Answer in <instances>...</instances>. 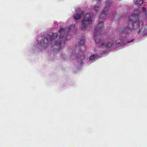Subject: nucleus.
<instances>
[{
  "instance_id": "obj_1",
  "label": "nucleus",
  "mask_w": 147,
  "mask_h": 147,
  "mask_svg": "<svg viewBox=\"0 0 147 147\" xmlns=\"http://www.w3.org/2000/svg\"><path fill=\"white\" fill-rule=\"evenodd\" d=\"M143 26V22L140 20L138 14L134 13L130 16L129 18L127 28L119 27L118 30L121 34H125L127 35L129 34V31L131 30H139L138 34H139L141 32V30Z\"/></svg>"
},
{
  "instance_id": "obj_2",
  "label": "nucleus",
  "mask_w": 147,
  "mask_h": 147,
  "mask_svg": "<svg viewBox=\"0 0 147 147\" xmlns=\"http://www.w3.org/2000/svg\"><path fill=\"white\" fill-rule=\"evenodd\" d=\"M92 17L91 12L88 13L82 20L81 26V29L85 31L87 29L88 26H90L92 23Z\"/></svg>"
},
{
  "instance_id": "obj_3",
  "label": "nucleus",
  "mask_w": 147,
  "mask_h": 147,
  "mask_svg": "<svg viewBox=\"0 0 147 147\" xmlns=\"http://www.w3.org/2000/svg\"><path fill=\"white\" fill-rule=\"evenodd\" d=\"M60 28L61 29L59 31V32L60 33L59 38L60 42L55 41L53 45L54 48L57 50L59 49L60 47H63L65 45V39L63 38L64 35L63 34L64 30L62 29L61 26H60Z\"/></svg>"
},
{
  "instance_id": "obj_4",
  "label": "nucleus",
  "mask_w": 147,
  "mask_h": 147,
  "mask_svg": "<svg viewBox=\"0 0 147 147\" xmlns=\"http://www.w3.org/2000/svg\"><path fill=\"white\" fill-rule=\"evenodd\" d=\"M104 27V24L101 21L98 23L97 27L95 29V31L98 30L97 32H95L94 34L95 41L96 43H98L101 41V39L100 37H99L100 36L101 34L99 32H99V29Z\"/></svg>"
},
{
  "instance_id": "obj_5",
  "label": "nucleus",
  "mask_w": 147,
  "mask_h": 147,
  "mask_svg": "<svg viewBox=\"0 0 147 147\" xmlns=\"http://www.w3.org/2000/svg\"><path fill=\"white\" fill-rule=\"evenodd\" d=\"M108 9L107 7L105 8L103 11L100 13L99 16V19L103 20L106 18L108 16Z\"/></svg>"
},
{
  "instance_id": "obj_6",
  "label": "nucleus",
  "mask_w": 147,
  "mask_h": 147,
  "mask_svg": "<svg viewBox=\"0 0 147 147\" xmlns=\"http://www.w3.org/2000/svg\"><path fill=\"white\" fill-rule=\"evenodd\" d=\"M62 29L64 30V32L63 33V34L64 35L63 38L65 39V40H69L71 39V36L70 35L68 34L70 32L69 29L68 28H66V29Z\"/></svg>"
},
{
  "instance_id": "obj_7",
  "label": "nucleus",
  "mask_w": 147,
  "mask_h": 147,
  "mask_svg": "<svg viewBox=\"0 0 147 147\" xmlns=\"http://www.w3.org/2000/svg\"><path fill=\"white\" fill-rule=\"evenodd\" d=\"M77 58L78 59V61L81 65L83 63L85 59L84 56V55H81L80 54H78V55Z\"/></svg>"
},
{
  "instance_id": "obj_8",
  "label": "nucleus",
  "mask_w": 147,
  "mask_h": 147,
  "mask_svg": "<svg viewBox=\"0 0 147 147\" xmlns=\"http://www.w3.org/2000/svg\"><path fill=\"white\" fill-rule=\"evenodd\" d=\"M58 36V34L57 32L53 33L52 35H50L49 38L51 41L55 38H57Z\"/></svg>"
},
{
  "instance_id": "obj_9",
  "label": "nucleus",
  "mask_w": 147,
  "mask_h": 147,
  "mask_svg": "<svg viewBox=\"0 0 147 147\" xmlns=\"http://www.w3.org/2000/svg\"><path fill=\"white\" fill-rule=\"evenodd\" d=\"M115 43L117 45H122L123 44V40L122 39H118L116 41Z\"/></svg>"
},
{
  "instance_id": "obj_10",
  "label": "nucleus",
  "mask_w": 147,
  "mask_h": 147,
  "mask_svg": "<svg viewBox=\"0 0 147 147\" xmlns=\"http://www.w3.org/2000/svg\"><path fill=\"white\" fill-rule=\"evenodd\" d=\"M86 40L85 39H81L78 42L79 45L80 46H83L86 43Z\"/></svg>"
},
{
  "instance_id": "obj_11",
  "label": "nucleus",
  "mask_w": 147,
  "mask_h": 147,
  "mask_svg": "<svg viewBox=\"0 0 147 147\" xmlns=\"http://www.w3.org/2000/svg\"><path fill=\"white\" fill-rule=\"evenodd\" d=\"M81 15L78 14H76L74 16V19L77 20L80 19L81 18Z\"/></svg>"
},
{
  "instance_id": "obj_12",
  "label": "nucleus",
  "mask_w": 147,
  "mask_h": 147,
  "mask_svg": "<svg viewBox=\"0 0 147 147\" xmlns=\"http://www.w3.org/2000/svg\"><path fill=\"white\" fill-rule=\"evenodd\" d=\"M143 1L142 0L137 1L135 2V3L137 5H141L142 4V3H143Z\"/></svg>"
},
{
  "instance_id": "obj_13",
  "label": "nucleus",
  "mask_w": 147,
  "mask_h": 147,
  "mask_svg": "<svg viewBox=\"0 0 147 147\" xmlns=\"http://www.w3.org/2000/svg\"><path fill=\"white\" fill-rule=\"evenodd\" d=\"M97 56V54L93 55L90 57L89 59L90 60H92L95 58Z\"/></svg>"
},
{
  "instance_id": "obj_14",
  "label": "nucleus",
  "mask_w": 147,
  "mask_h": 147,
  "mask_svg": "<svg viewBox=\"0 0 147 147\" xmlns=\"http://www.w3.org/2000/svg\"><path fill=\"white\" fill-rule=\"evenodd\" d=\"M113 45V43L110 42H109L107 44H106V48H110Z\"/></svg>"
},
{
  "instance_id": "obj_15",
  "label": "nucleus",
  "mask_w": 147,
  "mask_h": 147,
  "mask_svg": "<svg viewBox=\"0 0 147 147\" xmlns=\"http://www.w3.org/2000/svg\"><path fill=\"white\" fill-rule=\"evenodd\" d=\"M105 4L107 6H109L111 4L113 3V2L112 1H107L105 2Z\"/></svg>"
},
{
  "instance_id": "obj_16",
  "label": "nucleus",
  "mask_w": 147,
  "mask_h": 147,
  "mask_svg": "<svg viewBox=\"0 0 147 147\" xmlns=\"http://www.w3.org/2000/svg\"><path fill=\"white\" fill-rule=\"evenodd\" d=\"M99 48H104V47H106V44L104 43H102L99 46Z\"/></svg>"
},
{
  "instance_id": "obj_17",
  "label": "nucleus",
  "mask_w": 147,
  "mask_h": 147,
  "mask_svg": "<svg viewBox=\"0 0 147 147\" xmlns=\"http://www.w3.org/2000/svg\"><path fill=\"white\" fill-rule=\"evenodd\" d=\"M44 40L46 42V44H49V39L48 38H45L44 39Z\"/></svg>"
},
{
  "instance_id": "obj_18",
  "label": "nucleus",
  "mask_w": 147,
  "mask_h": 147,
  "mask_svg": "<svg viewBox=\"0 0 147 147\" xmlns=\"http://www.w3.org/2000/svg\"><path fill=\"white\" fill-rule=\"evenodd\" d=\"M98 4H97L96 5H95V7H94V9H95L96 10H98Z\"/></svg>"
},
{
  "instance_id": "obj_19",
  "label": "nucleus",
  "mask_w": 147,
  "mask_h": 147,
  "mask_svg": "<svg viewBox=\"0 0 147 147\" xmlns=\"http://www.w3.org/2000/svg\"><path fill=\"white\" fill-rule=\"evenodd\" d=\"M142 11L143 12H145L146 11V8L145 7H143L142 8Z\"/></svg>"
},
{
  "instance_id": "obj_20",
  "label": "nucleus",
  "mask_w": 147,
  "mask_h": 147,
  "mask_svg": "<svg viewBox=\"0 0 147 147\" xmlns=\"http://www.w3.org/2000/svg\"><path fill=\"white\" fill-rule=\"evenodd\" d=\"M133 41V40H131V41H130L128 42H127L128 43H129V42H132Z\"/></svg>"
},
{
  "instance_id": "obj_21",
  "label": "nucleus",
  "mask_w": 147,
  "mask_h": 147,
  "mask_svg": "<svg viewBox=\"0 0 147 147\" xmlns=\"http://www.w3.org/2000/svg\"><path fill=\"white\" fill-rule=\"evenodd\" d=\"M144 31H145V30L144 31H143V32H145Z\"/></svg>"
}]
</instances>
